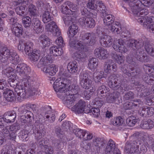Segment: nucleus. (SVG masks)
<instances>
[{
  "label": "nucleus",
  "mask_w": 154,
  "mask_h": 154,
  "mask_svg": "<svg viewBox=\"0 0 154 154\" xmlns=\"http://www.w3.org/2000/svg\"><path fill=\"white\" fill-rule=\"evenodd\" d=\"M85 113L89 114L90 115L94 117H98L100 114V110L97 108H94L89 110L87 112H85Z\"/></svg>",
  "instance_id": "53"
},
{
  "label": "nucleus",
  "mask_w": 154,
  "mask_h": 154,
  "mask_svg": "<svg viewBox=\"0 0 154 154\" xmlns=\"http://www.w3.org/2000/svg\"><path fill=\"white\" fill-rule=\"evenodd\" d=\"M85 103L84 101L80 100L72 107V110L78 113H81L83 112L85 113V112H87L85 109Z\"/></svg>",
  "instance_id": "24"
},
{
  "label": "nucleus",
  "mask_w": 154,
  "mask_h": 154,
  "mask_svg": "<svg viewBox=\"0 0 154 154\" xmlns=\"http://www.w3.org/2000/svg\"><path fill=\"white\" fill-rule=\"evenodd\" d=\"M126 67L125 66L122 67V71L123 73L127 75L128 76L134 77L136 75L139 74L140 72V69H137L136 70H135L132 68L131 69V70L132 71V72L130 71L129 70L128 71L126 68Z\"/></svg>",
  "instance_id": "32"
},
{
  "label": "nucleus",
  "mask_w": 154,
  "mask_h": 154,
  "mask_svg": "<svg viewBox=\"0 0 154 154\" xmlns=\"http://www.w3.org/2000/svg\"><path fill=\"white\" fill-rule=\"evenodd\" d=\"M81 86L85 89H89L91 86L92 81L89 79V75L86 71L81 72L79 75Z\"/></svg>",
  "instance_id": "8"
},
{
  "label": "nucleus",
  "mask_w": 154,
  "mask_h": 154,
  "mask_svg": "<svg viewBox=\"0 0 154 154\" xmlns=\"http://www.w3.org/2000/svg\"><path fill=\"white\" fill-rule=\"evenodd\" d=\"M144 48L148 53L152 56H154V45L149 43H146Z\"/></svg>",
  "instance_id": "50"
},
{
  "label": "nucleus",
  "mask_w": 154,
  "mask_h": 154,
  "mask_svg": "<svg viewBox=\"0 0 154 154\" xmlns=\"http://www.w3.org/2000/svg\"><path fill=\"white\" fill-rule=\"evenodd\" d=\"M29 11L31 15L35 16L37 14L36 9L35 5L32 4L30 5L28 7Z\"/></svg>",
  "instance_id": "62"
},
{
  "label": "nucleus",
  "mask_w": 154,
  "mask_h": 154,
  "mask_svg": "<svg viewBox=\"0 0 154 154\" xmlns=\"http://www.w3.org/2000/svg\"><path fill=\"white\" fill-rule=\"evenodd\" d=\"M35 134V139L39 140L44 137L46 134V131L44 129H41L39 128H36L34 131Z\"/></svg>",
  "instance_id": "39"
},
{
  "label": "nucleus",
  "mask_w": 154,
  "mask_h": 154,
  "mask_svg": "<svg viewBox=\"0 0 154 154\" xmlns=\"http://www.w3.org/2000/svg\"><path fill=\"white\" fill-rule=\"evenodd\" d=\"M37 6L38 7H41V9L43 11L48 8H50V6L48 3L44 4L43 1L41 0H38L36 3Z\"/></svg>",
  "instance_id": "54"
},
{
  "label": "nucleus",
  "mask_w": 154,
  "mask_h": 154,
  "mask_svg": "<svg viewBox=\"0 0 154 154\" xmlns=\"http://www.w3.org/2000/svg\"><path fill=\"white\" fill-rule=\"evenodd\" d=\"M6 81L4 79H0V89L5 90L8 89Z\"/></svg>",
  "instance_id": "61"
},
{
  "label": "nucleus",
  "mask_w": 154,
  "mask_h": 154,
  "mask_svg": "<svg viewBox=\"0 0 154 154\" xmlns=\"http://www.w3.org/2000/svg\"><path fill=\"white\" fill-rule=\"evenodd\" d=\"M25 7L23 6L18 7L15 9L17 14L20 16H22L24 13Z\"/></svg>",
  "instance_id": "60"
},
{
  "label": "nucleus",
  "mask_w": 154,
  "mask_h": 154,
  "mask_svg": "<svg viewBox=\"0 0 154 154\" xmlns=\"http://www.w3.org/2000/svg\"><path fill=\"white\" fill-rule=\"evenodd\" d=\"M55 42L56 44L61 47H63L65 45L63 39L61 36L58 37L56 40Z\"/></svg>",
  "instance_id": "64"
},
{
  "label": "nucleus",
  "mask_w": 154,
  "mask_h": 154,
  "mask_svg": "<svg viewBox=\"0 0 154 154\" xmlns=\"http://www.w3.org/2000/svg\"><path fill=\"white\" fill-rule=\"evenodd\" d=\"M143 43L141 40H139L138 41L133 39H130L128 41L127 45L130 47L135 49L134 48H140L143 47Z\"/></svg>",
  "instance_id": "25"
},
{
  "label": "nucleus",
  "mask_w": 154,
  "mask_h": 154,
  "mask_svg": "<svg viewBox=\"0 0 154 154\" xmlns=\"http://www.w3.org/2000/svg\"><path fill=\"white\" fill-rule=\"evenodd\" d=\"M121 27L120 23L115 22L111 24L109 29L112 32L119 34L121 32Z\"/></svg>",
  "instance_id": "40"
},
{
  "label": "nucleus",
  "mask_w": 154,
  "mask_h": 154,
  "mask_svg": "<svg viewBox=\"0 0 154 154\" xmlns=\"http://www.w3.org/2000/svg\"><path fill=\"white\" fill-rule=\"evenodd\" d=\"M73 132L78 138L82 139L84 141L90 140L93 137V135L81 129H75L73 130Z\"/></svg>",
  "instance_id": "10"
},
{
  "label": "nucleus",
  "mask_w": 154,
  "mask_h": 154,
  "mask_svg": "<svg viewBox=\"0 0 154 154\" xmlns=\"http://www.w3.org/2000/svg\"><path fill=\"white\" fill-rule=\"evenodd\" d=\"M16 72L20 76L21 81L24 84L28 82H32V80L29 75L31 72L30 67L23 63L18 64L16 69Z\"/></svg>",
  "instance_id": "6"
},
{
  "label": "nucleus",
  "mask_w": 154,
  "mask_h": 154,
  "mask_svg": "<svg viewBox=\"0 0 154 154\" xmlns=\"http://www.w3.org/2000/svg\"><path fill=\"white\" fill-rule=\"evenodd\" d=\"M124 119L121 117H118L114 118L112 119L111 123L113 125L116 126H119L122 125L124 122Z\"/></svg>",
  "instance_id": "48"
},
{
  "label": "nucleus",
  "mask_w": 154,
  "mask_h": 154,
  "mask_svg": "<svg viewBox=\"0 0 154 154\" xmlns=\"http://www.w3.org/2000/svg\"><path fill=\"white\" fill-rule=\"evenodd\" d=\"M38 41L41 42L44 47L48 46L50 45V40L44 35H42L39 37Z\"/></svg>",
  "instance_id": "44"
},
{
  "label": "nucleus",
  "mask_w": 154,
  "mask_h": 154,
  "mask_svg": "<svg viewBox=\"0 0 154 154\" xmlns=\"http://www.w3.org/2000/svg\"><path fill=\"white\" fill-rule=\"evenodd\" d=\"M149 135L145 134L143 136L142 140L138 139L131 143H127L124 150L125 154H140L139 146L141 144L142 140L144 144H147V142L149 140Z\"/></svg>",
  "instance_id": "4"
},
{
  "label": "nucleus",
  "mask_w": 154,
  "mask_h": 154,
  "mask_svg": "<svg viewBox=\"0 0 154 154\" xmlns=\"http://www.w3.org/2000/svg\"><path fill=\"white\" fill-rule=\"evenodd\" d=\"M137 106V104L133 103L132 102H127L124 104V107L125 109H130L134 108V106Z\"/></svg>",
  "instance_id": "59"
},
{
  "label": "nucleus",
  "mask_w": 154,
  "mask_h": 154,
  "mask_svg": "<svg viewBox=\"0 0 154 154\" xmlns=\"http://www.w3.org/2000/svg\"><path fill=\"white\" fill-rule=\"evenodd\" d=\"M9 60L11 61L12 63L14 64H18L20 61L19 56L17 53L14 52H12Z\"/></svg>",
  "instance_id": "46"
},
{
  "label": "nucleus",
  "mask_w": 154,
  "mask_h": 154,
  "mask_svg": "<svg viewBox=\"0 0 154 154\" xmlns=\"http://www.w3.org/2000/svg\"><path fill=\"white\" fill-rule=\"evenodd\" d=\"M96 8L95 10L97 11H100L102 12V15L103 14H107L106 8L104 4L101 1H98L96 2L95 4Z\"/></svg>",
  "instance_id": "37"
},
{
  "label": "nucleus",
  "mask_w": 154,
  "mask_h": 154,
  "mask_svg": "<svg viewBox=\"0 0 154 154\" xmlns=\"http://www.w3.org/2000/svg\"><path fill=\"white\" fill-rule=\"evenodd\" d=\"M154 0H140L137 2L136 3L131 2V3L135 4V5H138L140 7L145 6H149L153 3Z\"/></svg>",
  "instance_id": "38"
},
{
  "label": "nucleus",
  "mask_w": 154,
  "mask_h": 154,
  "mask_svg": "<svg viewBox=\"0 0 154 154\" xmlns=\"http://www.w3.org/2000/svg\"><path fill=\"white\" fill-rule=\"evenodd\" d=\"M78 27L75 24H73L71 25L69 29V31L67 32L69 38V40H75V39H72L74 35H75L78 32Z\"/></svg>",
  "instance_id": "29"
},
{
  "label": "nucleus",
  "mask_w": 154,
  "mask_h": 154,
  "mask_svg": "<svg viewBox=\"0 0 154 154\" xmlns=\"http://www.w3.org/2000/svg\"><path fill=\"white\" fill-rule=\"evenodd\" d=\"M53 62V59L52 57L48 55L46 56L40 60L37 64V66L38 68H41L44 66L49 65Z\"/></svg>",
  "instance_id": "22"
},
{
  "label": "nucleus",
  "mask_w": 154,
  "mask_h": 154,
  "mask_svg": "<svg viewBox=\"0 0 154 154\" xmlns=\"http://www.w3.org/2000/svg\"><path fill=\"white\" fill-rule=\"evenodd\" d=\"M101 17L103 18V21L105 25L109 26L114 22V17L112 15L108 14L107 13L102 15Z\"/></svg>",
  "instance_id": "27"
},
{
  "label": "nucleus",
  "mask_w": 154,
  "mask_h": 154,
  "mask_svg": "<svg viewBox=\"0 0 154 154\" xmlns=\"http://www.w3.org/2000/svg\"><path fill=\"white\" fill-rule=\"evenodd\" d=\"M45 29L48 32L52 33L54 36H58L60 34V31L55 22L52 21L45 25Z\"/></svg>",
  "instance_id": "11"
},
{
  "label": "nucleus",
  "mask_w": 154,
  "mask_h": 154,
  "mask_svg": "<svg viewBox=\"0 0 154 154\" xmlns=\"http://www.w3.org/2000/svg\"><path fill=\"white\" fill-rule=\"evenodd\" d=\"M144 48L148 53L152 56H154V45L149 43H146Z\"/></svg>",
  "instance_id": "49"
},
{
  "label": "nucleus",
  "mask_w": 154,
  "mask_h": 154,
  "mask_svg": "<svg viewBox=\"0 0 154 154\" xmlns=\"http://www.w3.org/2000/svg\"><path fill=\"white\" fill-rule=\"evenodd\" d=\"M66 14L63 18L65 24L67 25L71 24L72 21L75 20L77 17V12L76 11L70 12L69 14Z\"/></svg>",
  "instance_id": "17"
},
{
  "label": "nucleus",
  "mask_w": 154,
  "mask_h": 154,
  "mask_svg": "<svg viewBox=\"0 0 154 154\" xmlns=\"http://www.w3.org/2000/svg\"><path fill=\"white\" fill-rule=\"evenodd\" d=\"M22 20V23L25 27H29L30 26L32 21L31 19L29 17L26 16L23 18Z\"/></svg>",
  "instance_id": "56"
},
{
  "label": "nucleus",
  "mask_w": 154,
  "mask_h": 154,
  "mask_svg": "<svg viewBox=\"0 0 154 154\" xmlns=\"http://www.w3.org/2000/svg\"><path fill=\"white\" fill-rule=\"evenodd\" d=\"M22 113L24 116H22L20 118V120L23 123H28L30 122L31 118L33 117V114L30 111L24 109L22 111Z\"/></svg>",
  "instance_id": "23"
},
{
  "label": "nucleus",
  "mask_w": 154,
  "mask_h": 154,
  "mask_svg": "<svg viewBox=\"0 0 154 154\" xmlns=\"http://www.w3.org/2000/svg\"><path fill=\"white\" fill-rule=\"evenodd\" d=\"M3 94H5V97L8 101H12L15 99V96L13 91L10 90L8 89L7 91H5Z\"/></svg>",
  "instance_id": "41"
},
{
  "label": "nucleus",
  "mask_w": 154,
  "mask_h": 154,
  "mask_svg": "<svg viewBox=\"0 0 154 154\" xmlns=\"http://www.w3.org/2000/svg\"><path fill=\"white\" fill-rule=\"evenodd\" d=\"M48 8L44 10V12L42 15V20L44 23H46L52 20V17L50 15V13Z\"/></svg>",
  "instance_id": "42"
},
{
  "label": "nucleus",
  "mask_w": 154,
  "mask_h": 154,
  "mask_svg": "<svg viewBox=\"0 0 154 154\" xmlns=\"http://www.w3.org/2000/svg\"><path fill=\"white\" fill-rule=\"evenodd\" d=\"M154 17L152 16L146 17L139 18L137 21L143 26L146 27L147 25L153 23Z\"/></svg>",
  "instance_id": "26"
},
{
  "label": "nucleus",
  "mask_w": 154,
  "mask_h": 154,
  "mask_svg": "<svg viewBox=\"0 0 154 154\" xmlns=\"http://www.w3.org/2000/svg\"><path fill=\"white\" fill-rule=\"evenodd\" d=\"M90 17L85 16L82 17L79 20V22L80 24L82 26L86 27L87 23L89 22L88 20Z\"/></svg>",
  "instance_id": "57"
},
{
  "label": "nucleus",
  "mask_w": 154,
  "mask_h": 154,
  "mask_svg": "<svg viewBox=\"0 0 154 154\" xmlns=\"http://www.w3.org/2000/svg\"><path fill=\"white\" fill-rule=\"evenodd\" d=\"M76 5L69 1L63 3L62 6V12L64 14H69L72 10L76 11L78 9Z\"/></svg>",
  "instance_id": "12"
},
{
  "label": "nucleus",
  "mask_w": 154,
  "mask_h": 154,
  "mask_svg": "<svg viewBox=\"0 0 154 154\" xmlns=\"http://www.w3.org/2000/svg\"><path fill=\"white\" fill-rule=\"evenodd\" d=\"M24 84L22 82H18L15 92L17 94L16 97L17 100L20 101L25 97L26 94L29 96L33 95L37 91V88L32 85L31 82H27Z\"/></svg>",
  "instance_id": "3"
},
{
  "label": "nucleus",
  "mask_w": 154,
  "mask_h": 154,
  "mask_svg": "<svg viewBox=\"0 0 154 154\" xmlns=\"http://www.w3.org/2000/svg\"><path fill=\"white\" fill-rule=\"evenodd\" d=\"M98 60L96 58H91L88 65L89 69L92 70H94L98 66Z\"/></svg>",
  "instance_id": "45"
},
{
  "label": "nucleus",
  "mask_w": 154,
  "mask_h": 154,
  "mask_svg": "<svg viewBox=\"0 0 154 154\" xmlns=\"http://www.w3.org/2000/svg\"><path fill=\"white\" fill-rule=\"evenodd\" d=\"M140 87L137 88V91H139L138 97H144L150 95V93L149 89L147 88L143 85H140Z\"/></svg>",
  "instance_id": "28"
},
{
  "label": "nucleus",
  "mask_w": 154,
  "mask_h": 154,
  "mask_svg": "<svg viewBox=\"0 0 154 154\" xmlns=\"http://www.w3.org/2000/svg\"><path fill=\"white\" fill-rule=\"evenodd\" d=\"M9 126H6L0 131V145L2 144L4 138L8 137L10 132Z\"/></svg>",
  "instance_id": "35"
},
{
  "label": "nucleus",
  "mask_w": 154,
  "mask_h": 154,
  "mask_svg": "<svg viewBox=\"0 0 154 154\" xmlns=\"http://www.w3.org/2000/svg\"><path fill=\"white\" fill-rule=\"evenodd\" d=\"M44 150L43 154H53L54 149L51 146L45 145L43 146Z\"/></svg>",
  "instance_id": "58"
},
{
  "label": "nucleus",
  "mask_w": 154,
  "mask_h": 154,
  "mask_svg": "<svg viewBox=\"0 0 154 154\" xmlns=\"http://www.w3.org/2000/svg\"><path fill=\"white\" fill-rule=\"evenodd\" d=\"M44 118L45 122L51 123L53 122L55 119L54 113L51 110L46 111L44 115Z\"/></svg>",
  "instance_id": "34"
},
{
  "label": "nucleus",
  "mask_w": 154,
  "mask_h": 154,
  "mask_svg": "<svg viewBox=\"0 0 154 154\" xmlns=\"http://www.w3.org/2000/svg\"><path fill=\"white\" fill-rule=\"evenodd\" d=\"M119 93L114 92L109 94L106 97V101L108 103H112L115 102L116 99L119 98Z\"/></svg>",
  "instance_id": "43"
},
{
  "label": "nucleus",
  "mask_w": 154,
  "mask_h": 154,
  "mask_svg": "<svg viewBox=\"0 0 154 154\" xmlns=\"http://www.w3.org/2000/svg\"><path fill=\"white\" fill-rule=\"evenodd\" d=\"M12 52L6 47L0 48V61L5 63L9 60Z\"/></svg>",
  "instance_id": "15"
},
{
  "label": "nucleus",
  "mask_w": 154,
  "mask_h": 154,
  "mask_svg": "<svg viewBox=\"0 0 154 154\" xmlns=\"http://www.w3.org/2000/svg\"><path fill=\"white\" fill-rule=\"evenodd\" d=\"M3 116L4 118L5 122H13L16 118V113L14 111L12 110L5 112Z\"/></svg>",
  "instance_id": "19"
},
{
  "label": "nucleus",
  "mask_w": 154,
  "mask_h": 154,
  "mask_svg": "<svg viewBox=\"0 0 154 154\" xmlns=\"http://www.w3.org/2000/svg\"><path fill=\"white\" fill-rule=\"evenodd\" d=\"M52 145L56 149H61L60 141L57 139H54L52 140Z\"/></svg>",
  "instance_id": "63"
},
{
  "label": "nucleus",
  "mask_w": 154,
  "mask_h": 154,
  "mask_svg": "<svg viewBox=\"0 0 154 154\" xmlns=\"http://www.w3.org/2000/svg\"><path fill=\"white\" fill-rule=\"evenodd\" d=\"M51 56H58L61 55L63 51L61 48L58 47L56 46H53L50 47L49 49Z\"/></svg>",
  "instance_id": "30"
},
{
  "label": "nucleus",
  "mask_w": 154,
  "mask_h": 154,
  "mask_svg": "<svg viewBox=\"0 0 154 154\" xmlns=\"http://www.w3.org/2000/svg\"><path fill=\"white\" fill-rule=\"evenodd\" d=\"M97 33L101 32L102 35L100 36V42L101 45L104 47H109L113 43L112 47L116 51L121 53L126 52L128 50L125 46L124 41L121 39L115 40L113 42L112 37L108 35H105V30L99 27L97 29Z\"/></svg>",
  "instance_id": "2"
},
{
  "label": "nucleus",
  "mask_w": 154,
  "mask_h": 154,
  "mask_svg": "<svg viewBox=\"0 0 154 154\" xmlns=\"http://www.w3.org/2000/svg\"><path fill=\"white\" fill-rule=\"evenodd\" d=\"M104 70L105 73L110 74L112 72L117 70V64L114 63L109 62H105L104 66Z\"/></svg>",
  "instance_id": "21"
},
{
  "label": "nucleus",
  "mask_w": 154,
  "mask_h": 154,
  "mask_svg": "<svg viewBox=\"0 0 154 154\" xmlns=\"http://www.w3.org/2000/svg\"><path fill=\"white\" fill-rule=\"evenodd\" d=\"M82 40L85 44L93 45L96 41V37L94 33H86L82 36Z\"/></svg>",
  "instance_id": "14"
},
{
  "label": "nucleus",
  "mask_w": 154,
  "mask_h": 154,
  "mask_svg": "<svg viewBox=\"0 0 154 154\" xmlns=\"http://www.w3.org/2000/svg\"><path fill=\"white\" fill-rule=\"evenodd\" d=\"M33 43L31 41H26L21 39L19 42L18 48L20 51L24 50L26 54H29L32 49Z\"/></svg>",
  "instance_id": "9"
},
{
  "label": "nucleus",
  "mask_w": 154,
  "mask_h": 154,
  "mask_svg": "<svg viewBox=\"0 0 154 154\" xmlns=\"http://www.w3.org/2000/svg\"><path fill=\"white\" fill-rule=\"evenodd\" d=\"M11 29L13 34L18 37L21 36L23 32L22 26L19 23H16L12 25Z\"/></svg>",
  "instance_id": "20"
},
{
  "label": "nucleus",
  "mask_w": 154,
  "mask_h": 154,
  "mask_svg": "<svg viewBox=\"0 0 154 154\" xmlns=\"http://www.w3.org/2000/svg\"><path fill=\"white\" fill-rule=\"evenodd\" d=\"M106 87L104 85L100 86L97 89V94L101 97L106 95V93L108 92Z\"/></svg>",
  "instance_id": "52"
},
{
  "label": "nucleus",
  "mask_w": 154,
  "mask_h": 154,
  "mask_svg": "<svg viewBox=\"0 0 154 154\" xmlns=\"http://www.w3.org/2000/svg\"><path fill=\"white\" fill-rule=\"evenodd\" d=\"M130 9L133 15L135 17H140L141 18L147 15L148 10L144 9V7H140L138 5H135V4H130Z\"/></svg>",
  "instance_id": "7"
},
{
  "label": "nucleus",
  "mask_w": 154,
  "mask_h": 154,
  "mask_svg": "<svg viewBox=\"0 0 154 154\" xmlns=\"http://www.w3.org/2000/svg\"><path fill=\"white\" fill-rule=\"evenodd\" d=\"M32 26L33 30L37 33L42 32L44 30L40 21L35 16L33 17L32 20Z\"/></svg>",
  "instance_id": "16"
},
{
  "label": "nucleus",
  "mask_w": 154,
  "mask_h": 154,
  "mask_svg": "<svg viewBox=\"0 0 154 154\" xmlns=\"http://www.w3.org/2000/svg\"><path fill=\"white\" fill-rule=\"evenodd\" d=\"M66 81L65 79L63 81L59 78L54 82L53 87L57 97L66 105L70 106L73 104L75 99L74 95L79 92V88L77 85L68 86Z\"/></svg>",
  "instance_id": "1"
},
{
  "label": "nucleus",
  "mask_w": 154,
  "mask_h": 154,
  "mask_svg": "<svg viewBox=\"0 0 154 154\" xmlns=\"http://www.w3.org/2000/svg\"><path fill=\"white\" fill-rule=\"evenodd\" d=\"M94 54L99 59L104 60L108 57L109 53L107 49L100 47L95 49Z\"/></svg>",
  "instance_id": "13"
},
{
  "label": "nucleus",
  "mask_w": 154,
  "mask_h": 154,
  "mask_svg": "<svg viewBox=\"0 0 154 154\" xmlns=\"http://www.w3.org/2000/svg\"><path fill=\"white\" fill-rule=\"evenodd\" d=\"M104 144V143L100 138H96L93 140V145L97 147V149L98 148H100V147L103 146Z\"/></svg>",
  "instance_id": "55"
},
{
  "label": "nucleus",
  "mask_w": 154,
  "mask_h": 154,
  "mask_svg": "<svg viewBox=\"0 0 154 154\" xmlns=\"http://www.w3.org/2000/svg\"><path fill=\"white\" fill-rule=\"evenodd\" d=\"M67 68L70 73H75L78 70V64L76 61H73L68 64Z\"/></svg>",
  "instance_id": "31"
},
{
  "label": "nucleus",
  "mask_w": 154,
  "mask_h": 154,
  "mask_svg": "<svg viewBox=\"0 0 154 154\" xmlns=\"http://www.w3.org/2000/svg\"><path fill=\"white\" fill-rule=\"evenodd\" d=\"M69 45L71 48L77 50L74 54V59L78 61L84 60L86 57L84 51L85 46L83 42L78 40H70L69 42Z\"/></svg>",
  "instance_id": "5"
},
{
  "label": "nucleus",
  "mask_w": 154,
  "mask_h": 154,
  "mask_svg": "<svg viewBox=\"0 0 154 154\" xmlns=\"http://www.w3.org/2000/svg\"><path fill=\"white\" fill-rule=\"evenodd\" d=\"M112 57L115 61L119 64H121L124 62L125 61V57L124 56L118 54L116 52L112 53Z\"/></svg>",
  "instance_id": "47"
},
{
  "label": "nucleus",
  "mask_w": 154,
  "mask_h": 154,
  "mask_svg": "<svg viewBox=\"0 0 154 154\" xmlns=\"http://www.w3.org/2000/svg\"><path fill=\"white\" fill-rule=\"evenodd\" d=\"M154 126V122L149 119L144 121L140 125V127L143 129H151Z\"/></svg>",
  "instance_id": "36"
},
{
  "label": "nucleus",
  "mask_w": 154,
  "mask_h": 154,
  "mask_svg": "<svg viewBox=\"0 0 154 154\" xmlns=\"http://www.w3.org/2000/svg\"><path fill=\"white\" fill-rule=\"evenodd\" d=\"M29 57L30 59L34 61H37L41 55V54L40 50L34 49L32 52L29 53V54H27Z\"/></svg>",
  "instance_id": "33"
},
{
  "label": "nucleus",
  "mask_w": 154,
  "mask_h": 154,
  "mask_svg": "<svg viewBox=\"0 0 154 154\" xmlns=\"http://www.w3.org/2000/svg\"><path fill=\"white\" fill-rule=\"evenodd\" d=\"M103 72L102 71L95 72L93 74V79L96 82H100L101 79L103 78Z\"/></svg>",
  "instance_id": "51"
},
{
  "label": "nucleus",
  "mask_w": 154,
  "mask_h": 154,
  "mask_svg": "<svg viewBox=\"0 0 154 154\" xmlns=\"http://www.w3.org/2000/svg\"><path fill=\"white\" fill-rule=\"evenodd\" d=\"M108 80L109 86L114 90H117L119 87V83L118 78L111 75L108 77Z\"/></svg>",
  "instance_id": "18"
}]
</instances>
